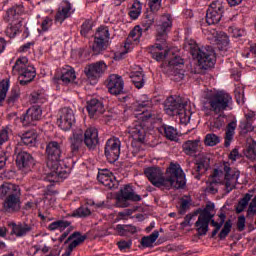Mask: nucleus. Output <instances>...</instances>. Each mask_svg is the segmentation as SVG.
I'll return each instance as SVG.
<instances>
[{"label": "nucleus", "instance_id": "9d476101", "mask_svg": "<svg viewBox=\"0 0 256 256\" xmlns=\"http://www.w3.org/2000/svg\"><path fill=\"white\" fill-rule=\"evenodd\" d=\"M207 99L210 111H213L216 115L233 109V97L225 91L209 93L207 94Z\"/></svg>", "mask_w": 256, "mask_h": 256}, {"label": "nucleus", "instance_id": "4c0bfd02", "mask_svg": "<svg viewBox=\"0 0 256 256\" xmlns=\"http://www.w3.org/2000/svg\"><path fill=\"white\" fill-rule=\"evenodd\" d=\"M159 239V231L155 230L149 236H145L141 240L142 247H153V243Z\"/></svg>", "mask_w": 256, "mask_h": 256}, {"label": "nucleus", "instance_id": "423d86ee", "mask_svg": "<svg viewBox=\"0 0 256 256\" xmlns=\"http://www.w3.org/2000/svg\"><path fill=\"white\" fill-rule=\"evenodd\" d=\"M196 213L200 214L195 223L198 235H207V231H209V223H211L212 227H215L212 231V237H215V235L221 231V227H223L225 219H227V215H225V213H220V222L213 220L215 217V204L213 202H208L204 209H199Z\"/></svg>", "mask_w": 256, "mask_h": 256}, {"label": "nucleus", "instance_id": "cd10ccee", "mask_svg": "<svg viewBox=\"0 0 256 256\" xmlns=\"http://www.w3.org/2000/svg\"><path fill=\"white\" fill-rule=\"evenodd\" d=\"M160 133H163L164 137L169 141H177L179 137V132L173 126L163 125L159 129Z\"/></svg>", "mask_w": 256, "mask_h": 256}, {"label": "nucleus", "instance_id": "680f3d73", "mask_svg": "<svg viewBox=\"0 0 256 256\" xmlns=\"http://www.w3.org/2000/svg\"><path fill=\"white\" fill-rule=\"evenodd\" d=\"M91 29H92L91 23H89V22L86 21V22H84V23L82 24L80 33H81V35H82L83 37H87V35L89 34V31H91Z\"/></svg>", "mask_w": 256, "mask_h": 256}, {"label": "nucleus", "instance_id": "e2e57ef3", "mask_svg": "<svg viewBox=\"0 0 256 256\" xmlns=\"http://www.w3.org/2000/svg\"><path fill=\"white\" fill-rule=\"evenodd\" d=\"M219 37L216 38L219 43H222V45H229V36L225 34V32H220Z\"/></svg>", "mask_w": 256, "mask_h": 256}, {"label": "nucleus", "instance_id": "a211bd4d", "mask_svg": "<svg viewBox=\"0 0 256 256\" xmlns=\"http://www.w3.org/2000/svg\"><path fill=\"white\" fill-rule=\"evenodd\" d=\"M97 179L99 183L108 189H117L119 185V182L115 179V176L109 172V170H102L98 172Z\"/></svg>", "mask_w": 256, "mask_h": 256}, {"label": "nucleus", "instance_id": "393cba45", "mask_svg": "<svg viewBox=\"0 0 256 256\" xmlns=\"http://www.w3.org/2000/svg\"><path fill=\"white\" fill-rule=\"evenodd\" d=\"M199 143H201L200 140H188L183 143L182 149L185 155H189L190 157H193L197 151H199Z\"/></svg>", "mask_w": 256, "mask_h": 256}, {"label": "nucleus", "instance_id": "774afa93", "mask_svg": "<svg viewBox=\"0 0 256 256\" xmlns=\"http://www.w3.org/2000/svg\"><path fill=\"white\" fill-rule=\"evenodd\" d=\"M256 213V196L252 199L249 207H248V215Z\"/></svg>", "mask_w": 256, "mask_h": 256}, {"label": "nucleus", "instance_id": "37998d69", "mask_svg": "<svg viewBox=\"0 0 256 256\" xmlns=\"http://www.w3.org/2000/svg\"><path fill=\"white\" fill-rule=\"evenodd\" d=\"M13 136V130L10 127L6 126L0 130V147L7 143L9 139Z\"/></svg>", "mask_w": 256, "mask_h": 256}, {"label": "nucleus", "instance_id": "2f4dec72", "mask_svg": "<svg viewBox=\"0 0 256 256\" xmlns=\"http://www.w3.org/2000/svg\"><path fill=\"white\" fill-rule=\"evenodd\" d=\"M235 129H237V120H233L227 125L224 141L225 147H229L231 145V141H233V137H235Z\"/></svg>", "mask_w": 256, "mask_h": 256}, {"label": "nucleus", "instance_id": "39448f33", "mask_svg": "<svg viewBox=\"0 0 256 256\" xmlns=\"http://www.w3.org/2000/svg\"><path fill=\"white\" fill-rule=\"evenodd\" d=\"M173 27L171 15H163L156 25V43L148 48V52L152 59L156 61H163L169 54L167 49V32Z\"/></svg>", "mask_w": 256, "mask_h": 256}, {"label": "nucleus", "instance_id": "864d4df0", "mask_svg": "<svg viewBox=\"0 0 256 256\" xmlns=\"http://www.w3.org/2000/svg\"><path fill=\"white\" fill-rule=\"evenodd\" d=\"M29 115L34 118L35 121H39L41 119L42 110L39 106H33L27 110Z\"/></svg>", "mask_w": 256, "mask_h": 256}, {"label": "nucleus", "instance_id": "4d7b16f0", "mask_svg": "<svg viewBox=\"0 0 256 256\" xmlns=\"http://www.w3.org/2000/svg\"><path fill=\"white\" fill-rule=\"evenodd\" d=\"M20 119L24 127H29V125H35V120L29 115L28 110L24 115L21 116Z\"/></svg>", "mask_w": 256, "mask_h": 256}, {"label": "nucleus", "instance_id": "bb28decb", "mask_svg": "<svg viewBox=\"0 0 256 256\" xmlns=\"http://www.w3.org/2000/svg\"><path fill=\"white\" fill-rule=\"evenodd\" d=\"M145 75L143 74V69L139 68V70L130 73V79L135 85L137 89H142L145 85Z\"/></svg>", "mask_w": 256, "mask_h": 256}, {"label": "nucleus", "instance_id": "3c124183", "mask_svg": "<svg viewBox=\"0 0 256 256\" xmlns=\"http://www.w3.org/2000/svg\"><path fill=\"white\" fill-rule=\"evenodd\" d=\"M73 217H89L91 209L87 206H81L73 212Z\"/></svg>", "mask_w": 256, "mask_h": 256}, {"label": "nucleus", "instance_id": "603ef678", "mask_svg": "<svg viewBox=\"0 0 256 256\" xmlns=\"http://www.w3.org/2000/svg\"><path fill=\"white\" fill-rule=\"evenodd\" d=\"M232 227H233V222H231V220H227L224 223V227L220 231V234H219L220 239H226L227 235L231 233Z\"/></svg>", "mask_w": 256, "mask_h": 256}, {"label": "nucleus", "instance_id": "13d9d810", "mask_svg": "<svg viewBox=\"0 0 256 256\" xmlns=\"http://www.w3.org/2000/svg\"><path fill=\"white\" fill-rule=\"evenodd\" d=\"M161 1L162 0H147L150 11H152L153 13H157V11L161 9Z\"/></svg>", "mask_w": 256, "mask_h": 256}, {"label": "nucleus", "instance_id": "b1692460", "mask_svg": "<svg viewBox=\"0 0 256 256\" xmlns=\"http://www.w3.org/2000/svg\"><path fill=\"white\" fill-rule=\"evenodd\" d=\"M16 163L19 167H33V165H35V160L31 154L23 151L17 155Z\"/></svg>", "mask_w": 256, "mask_h": 256}, {"label": "nucleus", "instance_id": "e433bc0d", "mask_svg": "<svg viewBox=\"0 0 256 256\" xmlns=\"http://www.w3.org/2000/svg\"><path fill=\"white\" fill-rule=\"evenodd\" d=\"M211 160L209 157L205 155H201L199 159L197 160L196 166H195V171L197 173H201V171H205L206 169H209V163Z\"/></svg>", "mask_w": 256, "mask_h": 256}, {"label": "nucleus", "instance_id": "f03ea898", "mask_svg": "<svg viewBox=\"0 0 256 256\" xmlns=\"http://www.w3.org/2000/svg\"><path fill=\"white\" fill-rule=\"evenodd\" d=\"M47 161L46 167L49 170L46 173V181L55 183L59 179H67L69 173L61 167V155H63V144L57 141H51L46 146Z\"/></svg>", "mask_w": 256, "mask_h": 256}, {"label": "nucleus", "instance_id": "0eeeda50", "mask_svg": "<svg viewBox=\"0 0 256 256\" xmlns=\"http://www.w3.org/2000/svg\"><path fill=\"white\" fill-rule=\"evenodd\" d=\"M184 49L190 51L192 57L197 59L201 69H210L215 65V51L211 46H199L197 42L191 38L184 41Z\"/></svg>", "mask_w": 256, "mask_h": 256}, {"label": "nucleus", "instance_id": "c85d7f7f", "mask_svg": "<svg viewBox=\"0 0 256 256\" xmlns=\"http://www.w3.org/2000/svg\"><path fill=\"white\" fill-rule=\"evenodd\" d=\"M85 239H87V236L81 235L80 232H74L72 235H70L67 238L65 243H68L69 241H71V243L69 244V248H70V251H73L75 247H78V245H81V243H83Z\"/></svg>", "mask_w": 256, "mask_h": 256}, {"label": "nucleus", "instance_id": "052dcab7", "mask_svg": "<svg viewBox=\"0 0 256 256\" xmlns=\"http://www.w3.org/2000/svg\"><path fill=\"white\" fill-rule=\"evenodd\" d=\"M185 62L180 56H175L173 59L169 60L168 64L170 67H181Z\"/></svg>", "mask_w": 256, "mask_h": 256}, {"label": "nucleus", "instance_id": "9b49d317", "mask_svg": "<svg viewBox=\"0 0 256 256\" xmlns=\"http://www.w3.org/2000/svg\"><path fill=\"white\" fill-rule=\"evenodd\" d=\"M109 28L99 27L94 36V43L92 45V51L95 55L103 53L107 49V43H109Z\"/></svg>", "mask_w": 256, "mask_h": 256}, {"label": "nucleus", "instance_id": "dca6fc26", "mask_svg": "<svg viewBox=\"0 0 256 256\" xmlns=\"http://www.w3.org/2000/svg\"><path fill=\"white\" fill-rule=\"evenodd\" d=\"M125 87L123 78L117 74H112L108 78L107 89L111 95H121Z\"/></svg>", "mask_w": 256, "mask_h": 256}, {"label": "nucleus", "instance_id": "412c9836", "mask_svg": "<svg viewBox=\"0 0 256 256\" xmlns=\"http://www.w3.org/2000/svg\"><path fill=\"white\" fill-rule=\"evenodd\" d=\"M99 143V131L97 128H88L84 133V144L88 149H95Z\"/></svg>", "mask_w": 256, "mask_h": 256}, {"label": "nucleus", "instance_id": "bf43d9fd", "mask_svg": "<svg viewBox=\"0 0 256 256\" xmlns=\"http://www.w3.org/2000/svg\"><path fill=\"white\" fill-rule=\"evenodd\" d=\"M51 25H53V19L45 17L40 25L41 31H49V29H51Z\"/></svg>", "mask_w": 256, "mask_h": 256}, {"label": "nucleus", "instance_id": "20e7f679", "mask_svg": "<svg viewBox=\"0 0 256 256\" xmlns=\"http://www.w3.org/2000/svg\"><path fill=\"white\" fill-rule=\"evenodd\" d=\"M151 105V100H144L138 104V108L134 113V117L137 120H134V123L128 127V133L132 138V145L145 142V137L147 136V126L145 123H147L151 117H155V114L147 109L151 107Z\"/></svg>", "mask_w": 256, "mask_h": 256}, {"label": "nucleus", "instance_id": "4468645a", "mask_svg": "<svg viewBox=\"0 0 256 256\" xmlns=\"http://www.w3.org/2000/svg\"><path fill=\"white\" fill-rule=\"evenodd\" d=\"M58 127L62 131H69L75 124V112L69 107L62 108L57 120Z\"/></svg>", "mask_w": 256, "mask_h": 256}, {"label": "nucleus", "instance_id": "f3484780", "mask_svg": "<svg viewBox=\"0 0 256 256\" xmlns=\"http://www.w3.org/2000/svg\"><path fill=\"white\" fill-rule=\"evenodd\" d=\"M4 209L7 213H15V211L21 209V191H16L15 194L6 197Z\"/></svg>", "mask_w": 256, "mask_h": 256}, {"label": "nucleus", "instance_id": "6e6552de", "mask_svg": "<svg viewBox=\"0 0 256 256\" xmlns=\"http://www.w3.org/2000/svg\"><path fill=\"white\" fill-rule=\"evenodd\" d=\"M12 73L18 75L20 85H29L35 77L37 71L35 67L29 63V58L20 56L12 66Z\"/></svg>", "mask_w": 256, "mask_h": 256}, {"label": "nucleus", "instance_id": "58836bf2", "mask_svg": "<svg viewBox=\"0 0 256 256\" xmlns=\"http://www.w3.org/2000/svg\"><path fill=\"white\" fill-rule=\"evenodd\" d=\"M116 231L120 235H128V234L133 235L134 233H137V227H135L133 225H121V224H118L116 226Z\"/></svg>", "mask_w": 256, "mask_h": 256}, {"label": "nucleus", "instance_id": "69168bd1", "mask_svg": "<svg viewBox=\"0 0 256 256\" xmlns=\"http://www.w3.org/2000/svg\"><path fill=\"white\" fill-rule=\"evenodd\" d=\"M235 97H236V102L238 105H243L245 103V94H243V91H235Z\"/></svg>", "mask_w": 256, "mask_h": 256}, {"label": "nucleus", "instance_id": "2eb2a0df", "mask_svg": "<svg viewBox=\"0 0 256 256\" xmlns=\"http://www.w3.org/2000/svg\"><path fill=\"white\" fill-rule=\"evenodd\" d=\"M142 36L143 28H141V26L139 25L135 26L126 39V42L124 44V49H126V51L120 53L121 57L127 55V53H129V51L133 49V45H137L139 41H141Z\"/></svg>", "mask_w": 256, "mask_h": 256}, {"label": "nucleus", "instance_id": "4be33fe9", "mask_svg": "<svg viewBox=\"0 0 256 256\" xmlns=\"http://www.w3.org/2000/svg\"><path fill=\"white\" fill-rule=\"evenodd\" d=\"M69 141L72 153H77V151H79L83 145V130L73 132L72 136L69 138Z\"/></svg>", "mask_w": 256, "mask_h": 256}, {"label": "nucleus", "instance_id": "6ab92c4d", "mask_svg": "<svg viewBox=\"0 0 256 256\" xmlns=\"http://www.w3.org/2000/svg\"><path fill=\"white\" fill-rule=\"evenodd\" d=\"M73 13H75L73 5H71L69 1H63L58 8L55 19L57 23H63V21H65V19H69Z\"/></svg>", "mask_w": 256, "mask_h": 256}, {"label": "nucleus", "instance_id": "c03bdc74", "mask_svg": "<svg viewBox=\"0 0 256 256\" xmlns=\"http://www.w3.org/2000/svg\"><path fill=\"white\" fill-rule=\"evenodd\" d=\"M251 197V194H245V196L242 199H240L236 206L237 214L243 213V211H245V208L247 207V205H249V202L251 201Z\"/></svg>", "mask_w": 256, "mask_h": 256}, {"label": "nucleus", "instance_id": "473e14b6", "mask_svg": "<svg viewBox=\"0 0 256 256\" xmlns=\"http://www.w3.org/2000/svg\"><path fill=\"white\" fill-rule=\"evenodd\" d=\"M77 79L75 75V70L71 66H67L62 70L61 81L64 82L65 85H69V83H73Z\"/></svg>", "mask_w": 256, "mask_h": 256}, {"label": "nucleus", "instance_id": "a878e982", "mask_svg": "<svg viewBox=\"0 0 256 256\" xmlns=\"http://www.w3.org/2000/svg\"><path fill=\"white\" fill-rule=\"evenodd\" d=\"M21 188L19 186L12 183H4L0 186V197H9L10 195H15V193H19Z\"/></svg>", "mask_w": 256, "mask_h": 256}, {"label": "nucleus", "instance_id": "7ed1b4c3", "mask_svg": "<svg viewBox=\"0 0 256 256\" xmlns=\"http://www.w3.org/2000/svg\"><path fill=\"white\" fill-rule=\"evenodd\" d=\"M241 172L236 168H231L228 162H224L221 169H214L211 174L209 181L207 182L206 190L208 193H217V184L225 186L227 193H231L232 190L237 186V181Z\"/></svg>", "mask_w": 256, "mask_h": 256}, {"label": "nucleus", "instance_id": "de8ad7c7", "mask_svg": "<svg viewBox=\"0 0 256 256\" xmlns=\"http://www.w3.org/2000/svg\"><path fill=\"white\" fill-rule=\"evenodd\" d=\"M224 126H225V115H219L211 123L212 131H219V129H221V127H224Z\"/></svg>", "mask_w": 256, "mask_h": 256}, {"label": "nucleus", "instance_id": "1a4fd4ad", "mask_svg": "<svg viewBox=\"0 0 256 256\" xmlns=\"http://www.w3.org/2000/svg\"><path fill=\"white\" fill-rule=\"evenodd\" d=\"M187 100L180 96H171L166 100L165 111L172 117L178 116L181 123H189L191 113L187 111Z\"/></svg>", "mask_w": 256, "mask_h": 256}, {"label": "nucleus", "instance_id": "aec40b11", "mask_svg": "<svg viewBox=\"0 0 256 256\" xmlns=\"http://www.w3.org/2000/svg\"><path fill=\"white\" fill-rule=\"evenodd\" d=\"M87 111L90 115V117H94V119H97L99 115H103L105 113V106L103 105V102L93 98L87 102Z\"/></svg>", "mask_w": 256, "mask_h": 256}, {"label": "nucleus", "instance_id": "7c9ffc66", "mask_svg": "<svg viewBox=\"0 0 256 256\" xmlns=\"http://www.w3.org/2000/svg\"><path fill=\"white\" fill-rule=\"evenodd\" d=\"M24 9H23V5H14L13 7L9 8L6 12V19L7 21H11V23L13 21H19V15H21V13H23Z\"/></svg>", "mask_w": 256, "mask_h": 256}, {"label": "nucleus", "instance_id": "8fccbe9b", "mask_svg": "<svg viewBox=\"0 0 256 256\" xmlns=\"http://www.w3.org/2000/svg\"><path fill=\"white\" fill-rule=\"evenodd\" d=\"M245 157L250 161H256V143L250 144L244 152Z\"/></svg>", "mask_w": 256, "mask_h": 256}, {"label": "nucleus", "instance_id": "a18cd8bd", "mask_svg": "<svg viewBox=\"0 0 256 256\" xmlns=\"http://www.w3.org/2000/svg\"><path fill=\"white\" fill-rule=\"evenodd\" d=\"M20 97L21 90L19 89V86H14L11 90L10 96L8 97L9 105H13L14 103H16V101H19Z\"/></svg>", "mask_w": 256, "mask_h": 256}, {"label": "nucleus", "instance_id": "338daca9", "mask_svg": "<svg viewBox=\"0 0 256 256\" xmlns=\"http://www.w3.org/2000/svg\"><path fill=\"white\" fill-rule=\"evenodd\" d=\"M245 223H246L245 217L243 215L239 216L237 221L238 231H245Z\"/></svg>", "mask_w": 256, "mask_h": 256}, {"label": "nucleus", "instance_id": "ddd939ff", "mask_svg": "<svg viewBox=\"0 0 256 256\" xmlns=\"http://www.w3.org/2000/svg\"><path fill=\"white\" fill-rule=\"evenodd\" d=\"M121 155V140L117 137H112L107 140L105 146V156L110 163H115Z\"/></svg>", "mask_w": 256, "mask_h": 256}, {"label": "nucleus", "instance_id": "c756f323", "mask_svg": "<svg viewBox=\"0 0 256 256\" xmlns=\"http://www.w3.org/2000/svg\"><path fill=\"white\" fill-rule=\"evenodd\" d=\"M20 139L23 145L35 147V143H37V133H35L33 130L27 131L20 135Z\"/></svg>", "mask_w": 256, "mask_h": 256}, {"label": "nucleus", "instance_id": "ea45409f", "mask_svg": "<svg viewBox=\"0 0 256 256\" xmlns=\"http://www.w3.org/2000/svg\"><path fill=\"white\" fill-rule=\"evenodd\" d=\"M30 101L31 103L43 104L47 101V94L40 90L34 91L31 93Z\"/></svg>", "mask_w": 256, "mask_h": 256}, {"label": "nucleus", "instance_id": "49530a36", "mask_svg": "<svg viewBox=\"0 0 256 256\" xmlns=\"http://www.w3.org/2000/svg\"><path fill=\"white\" fill-rule=\"evenodd\" d=\"M221 142V139H219V136L216 134H207L204 140L205 145L208 147H215V145H218V143Z\"/></svg>", "mask_w": 256, "mask_h": 256}, {"label": "nucleus", "instance_id": "79ce46f5", "mask_svg": "<svg viewBox=\"0 0 256 256\" xmlns=\"http://www.w3.org/2000/svg\"><path fill=\"white\" fill-rule=\"evenodd\" d=\"M143 9V6L141 5V2L135 1L132 4V7L130 8L129 15L131 19H139V15H141V11Z\"/></svg>", "mask_w": 256, "mask_h": 256}, {"label": "nucleus", "instance_id": "f257e3e1", "mask_svg": "<svg viewBox=\"0 0 256 256\" xmlns=\"http://www.w3.org/2000/svg\"><path fill=\"white\" fill-rule=\"evenodd\" d=\"M144 174L147 179L158 189H183L187 185L185 180V173L179 164L171 163L166 170V175H163V171L158 167H149L144 170Z\"/></svg>", "mask_w": 256, "mask_h": 256}, {"label": "nucleus", "instance_id": "a19ab883", "mask_svg": "<svg viewBox=\"0 0 256 256\" xmlns=\"http://www.w3.org/2000/svg\"><path fill=\"white\" fill-rule=\"evenodd\" d=\"M9 80H2L0 82V107L3 106V101L7 98V92L9 91Z\"/></svg>", "mask_w": 256, "mask_h": 256}, {"label": "nucleus", "instance_id": "5fc2aeb1", "mask_svg": "<svg viewBox=\"0 0 256 256\" xmlns=\"http://www.w3.org/2000/svg\"><path fill=\"white\" fill-rule=\"evenodd\" d=\"M239 127L242 135H246V133L253 131V124H251L249 120L241 121Z\"/></svg>", "mask_w": 256, "mask_h": 256}, {"label": "nucleus", "instance_id": "5701e85b", "mask_svg": "<svg viewBox=\"0 0 256 256\" xmlns=\"http://www.w3.org/2000/svg\"><path fill=\"white\" fill-rule=\"evenodd\" d=\"M9 227L12 228L11 231V235H15V237L21 238V237H25V235H27V233H29L31 231V228L28 224H17L14 222H11L9 224Z\"/></svg>", "mask_w": 256, "mask_h": 256}, {"label": "nucleus", "instance_id": "0e129e2a", "mask_svg": "<svg viewBox=\"0 0 256 256\" xmlns=\"http://www.w3.org/2000/svg\"><path fill=\"white\" fill-rule=\"evenodd\" d=\"M129 201H131V199L119 196L117 206L121 208L129 207Z\"/></svg>", "mask_w": 256, "mask_h": 256}, {"label": "nucleus", "instance_id": "f8f14e48", "mask_svg": "<svg viewBox=\"0 0 256 256\" xmlns=\"http://www.w3.org/2000/svg\"><path fill=\"white\" fill-rule=\"evenodd\" d=\"M106 71L107 64L103 61L89 64L84 68V73L87 79H89V81H93V83H97V80L100 79V77H103Z\"/></svg>", "mask_w": 256, "mask_h": 256}, {"label": "nucleus", "instance_id": "6e6d98bb", "mask_svg": "<svg viewBox=\"0 0 256 256\" xmlns=\"http://www.w3.org/2000/svg\"><path fill=\"white\" fill-rule=\"evenodd\" d=\"M228 31L232 35V37H234V39H239V37H243V35H245V30L236 26L229 27Z\"/></svg>", "mask_w": 256, "mask_h": 256}, {"label": "nucleus", "instance_id": "c9c22d12", "mask_svg": "<svg viewBox=\"0 0 256 256\" xmlns=\"http://www.w3.org/2000/svg\"><path fill=\"white\" fill-rule=\"evenodd\" d=\"M22 25L23 24H21V20H14L6 28V35H8V37L11 38L15 37V35L19 33V30L21 29Z\"/></svg>", "mask_w": 256, "mask_h": 256}, {"label": "nucleus", "instance_id": "72a5a7b5", "mask_svg": "<svg viewBox=\"0 0 256 256\" xmlns=\"http://www.w3.org/2000/svg\"><path fill=\"white\" fill-rule=\"evenodd\" d=\"M120 197H123L124 199H130V201H141V196L135 194L131 185H126L123 189H121Z\"/></svg>", "mask_w": 256, "mask_h": 256}, {"label": "nucleus", "instance_id": "f704fd0d", "mask_svg": "<svg viewBox=\"0 0 256 256\" xmlns=\"http://www.w3.org/2000/svg\"><path fill=\"white\" fill-rule=\"evenodd\" d=\"M222 18L223 13L215 12V10H211L208 8L206 12V23H208V25H217V23H219Z\"/></svg>", "mask_w": 256, "mask_h": 256}, {"label": "nucleus", "instance_id": "09e8293b", "mask_svg": "<svg viewBox=\"0 0 256 256\" xmlns=\"http://www.w3.org/2000/svg\"><path fill=\"white\" fill-rule=\"evenodd\" d=\"M212 11H215L216 13H225V3L221 0H216L213 1L210 5L209 8Z\"/></svg>", "mask_w": 256, "mask_h": 256}]
</instances>
